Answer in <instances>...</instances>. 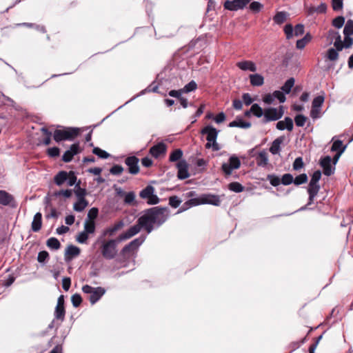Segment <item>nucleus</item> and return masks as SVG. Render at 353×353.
Returning a JSON list of instances; mask_svg holds the SVG:
<instances>
[{"mask_svg":"<svg viewBox=\"0 0 353 353\" xmlns=\"http://www.w3.org/2000/svg\"><path fill=\"white\" fill-rule=\"evenodd\" d=\"M169 214L168 208L153 207L143 211V214L138 219V223L150 234L154 226L159 227L163 224Z\"/></svg>","mask_w":353,"mask_h":353,"instance_id":"f257e3e1","label":"nucleus"},{"mask_svg":"<svg viewBox=\"0 0 353 353\" xmlns=\"http://www.w3.org/2000/svg\"><path fill=\"white\" fill-rule=\"evenodd\" d=\"M202 204H210L215 206H219L221 199L219 195L212 194H203L196 198H192L185 201L178 213L182 212L192 206H196Z\"/></svg>","mask_w":353,"mask_h":353,"instance_id":"f03ea898","label":"nucleus"},{"mask_svg":"<svg viewBox=\"0 0 353 353\" xmlns=\"http://www.w3.org/2000/svg\"><path fill=\"white\" fill-rule=\"evenodd\" d=\"M121 242L117 237L103 241L101 246V252L103 258L108 260L113 259L117 254V244Z\"/></svg>","mask_w":353,"mask_h":353,"instance_id":"7ed1b4c3","label":"nucleus"},{"mask_svg":"<svg viewBox=\"0 0 353 353\" xmlns=\"http://www.w3.org/2000/svg\"><path fill=\"white\" fill-rule=\"evenodd\" d=\"M201 133L207 135L206 139L208 143L205 144L206 148H210L212 147L214 151L220 150V147L216 141L219 133V131L216 130V128L211 125H207L201 130Z\"/></svg>","mask_w":353,"mask_h":353,"instance_id":"20e7f679","label":"nucleus"},{"mask_svg":"<svg viewBox=\"0 0 353 353\" xmlns=\"http://www.w3.org/2000/svg\"><path fill=\"white\" fill-rule=\"evenodd\" d=\"M79 130L77 128H67L63 130H56L54 132L53 138L56 142L68 140L72 141L79 134Z\"/></svg>","mask_w":353,"mask_h":353,"instance_id":"39448f33","label":"nucleus"},{"mask_svg":"<svg viewBox=\"0 0 353 353\" xmlns=\"http://www.w3.org/2000/svg\"><path fill=\"white\" fill-rule=\"evenodd\" d=\"M145 237L141 236L125 245L121 250V254L124 257L129 258L130 255L136 250H138L139 247L145 241Z\"/></svg>","mask_w":353,"mask_h":353,"instance_id":"423d86ee","label":"nucleus"},{"mask_svg":"<svg viewBox=\"0 0 353 353\" xmlns=\"http://www.w3.org/2000/svg\"><path fill=\"white\" fill-rule=\"evenodd\" d=\"M155 189L152 185H147L143 189L140 193L139 196L141 199H146L148 205H155L159 203V198L154 194Z\"/></svg>","mask_w":353,"mask_h":353,"instance_id":"0eeeda50","label":"nucleus"},{"mask_svg":"<svg viewBox=\"0 0 353 353\" xmlns=\"http://www.w3.org/2000/svg\"><path fill=\"white\" fill-rule=\"evenodd\" d=\"M283 111L282 107L281 110L278 111L276 108H267L264 111V122L267 123L271 121H276L283 117Z\"/></svg>","mask_w":353,"mask_h":353,"instance_id":"6e6552de","label":"nucleus"},{"mask_svg":"<svg viewBox=\"0 0 353 353\" xmlns=\"http://www.w3.org/2000/svg\"><path fill=\"white\" fill-rule=\"evenodd\" d=\"M327 38L330 41V43L334 42V46L337 50H342L343 48V41L339 32L334 30H330L327 32Z\"/></svg>","mask_w":353,"mask_h":353,"instance_id":"1a4fd4ad","label":"nucleus"},{"mask_svg":"<svg viewBox=\"0 0 353 353\" xmlns=\"http://www.w3.org/2000/svg\"><path fill=\"white\" fill-rule=\"evenodd\" d=\"M143 228V226L141 225L138 222L137 224L131 226L127 231L125 232L121 233L118 236L119 241H121V242L125 240H128L132 236L137 234L141 229Z\"/></svg>","mask_w":353,"mask_h":353,"instance_id":"9d476101","label":"nucleus"},{"mask_svg":"<svg viewBox=\"0 0 353 353\" xmlns=\"http://www.w3.org/2000/svg\"><path fill=\"white\" fill-rule=\"evenodd\" d=\"M139 159L135 156L128 157L125 159V163L128 166V171L132 174H137L139 172Z\"/></svg>","mask_w":353,"mask_h":353,"instance_id":"9b49d317","label":"nucleus"},{"mask_svg":"<svg viewBox=\"0 0 353 353\" xmlns=\"http://www.w3.org/2000/svg\"><path fill=\"white\" fill-rule=\"evenodd\" d=\"M178 169L177 176L179 179L183 180L190 176L188 172V164L185 160H181L176 164Z\"/></svg>","mask_w":353,"mask_h":353,"instance_id":"f8f14e48","label":"nucleus"},{"mask_svg":"<svg viewBox=\"0 0 353 353\" xmlns=\"http://www.w3.org/2000/svg\"><path fill=\"white\" fill-rule=\"evenodd\" d=\"M125 225V223L123 220H120L116 222L114 225L105 228L103 232V236H114L117 232L121 230Z\"/></svg>","mask_w":353,"mask_h":353,"instance_id":"ddd939ff","label":"nucleus"},{"mask_svg":"<svg viewBox=\"0 0 353 353\" xmlns=\"http://www.w3.org/2000/svg\"><path fill=\"white\" fill-rule=\"evenodd\" d=\"M80 152L79 144L78 143L72 144L70 150H66L62 156V160L68 163L70 162L73 157Z\"/></svg>","mask_w":353,"mask_h":353,"instance_id":"4468645a","label":"nucleus"},{"mask_svg":"<svg viewBox=\"0 0 353 353\" xmlns=\"http://www.w3.org/2000/svg\"><path fill=\"white\" fill-rule=\"evenodd\" d=\"M166 145L160 142L154 145H153L150 149V154L154 158L159 157L161 154H164L166 152Z\"/></svg>","mask_w":353,"mask_h":353,"instance_id":"2eb2a0df","label":"nucleus"},{"mask_svg":"<svg viewBox=\"0 0 353 353\" xmlns=\"http://www.w3.org/2000/svg\"><path fill=\"white\" fill-rule=\"evenodd\" d=\"M320 190V185L319 183L310 181L307 192L309 194V201L307 205H310L313 203L314 197L317 195L319 191Z\"/></svg>","mask_w":353,"mask_h":353,"instance_id":"dca6fc26","label":"nucleus"},{"mask_svg":"<svg viewBox=\"0 0 353 353\" xmlns=\"http://www.w3.org/2000/svg\"><path fill=\"white\" fill-rule=\"evenodd\" d=\"M332 159L330 156H326L321 161V165L323 169V174L326 176H330L334 173V168L331 165Z\"/></svg>","mask_w":353,"mask_h":353,"instance_id":"f3484780","label":"nucleus"},{"mask_svg":"<svg viewBox=\"0 0 353 353\" xmlns=\"http://www.w3.org/2000/svg\"><path fill=\"white\" fill-rule=\"evenodd\" d=\"M80 249L73 245L67 247L65 252V260L66 261H70L72 258L76 257L80 254Z\"/></svg>","mask_w":353,"mask_h":353,"instance_id":"a211bd4d","label":"nucleus"},{"mask_svg":"<svg viewBox=\"0 0 353 353\" xmlns=\"http://www.w3.org/2000/svg\"><path fill=\"white\" fill-rule=\"evenodd\" d=\"M276 128L279 130H283L285 129L288 131H292L293 130V121L290 117H285L283 121H279L276 123Z\"/></svg>","mask_w":353,"mask_h":353,"instance_id":"6ab92c4d","label":"nucleus"},{"mask_svg":"<svg viewBox=\"0 0 353 353\" xmlns=\"http://www.w3.org/2000/svg\"><path fill=\"white\" fill-rule=\"evenodd\" d=\"M105 293V290L101 287L94 288L92 293H91L89 300L92 304L97 303L101 297Z\"/></svg>","mask_w":353,"mask_h":353,"instance_id":"aec40b11","label":"nucleus"},{"mask_svg":"<svg viewBox=\"0 0 353 353\" xmlns=\"http://www.w3.org/2000/svg\"><path fill=\"white\" fill-rule=\"evenodd\" d=\"M236 66L244 71L255 72L257 70L256 64L251 61H243L236 63Z\"/></svg>","mask_w":353,"mask_h":353,"instance_id":"412c9836","label":"nucleus"},{"mask_svg":"<svg viewBox=\"0 0 353 353\" xmlns=\"http://www.w3.org/2000/svg\"><path fill=\"white\" fill-rule=\"evenodd\" d=\"M14 201L12 194L5 190H0V204L3 205H11Z\"/></svg>","mask_w":353,"mask_h":353,"instance_id":"4be33fe9","label":"nucleus"},{"mask_svg":"<svg viewBox=\"0 0 353 353\" xmlns=\"http://www.w3.org/2000/svg\"><path fill=\"white\" fill-rule=\"evenodd\" d=\"M42 225V214L40 212H37L34 216L31 228L32 230L34 232L39 231Z\"/></svg>","mask_w":353,"mask_h":353,"instance_id":"5701e85b","label":"nucleus"},{"mask_svg":"<svg viewBox=\"0 0 353 353\" xmlns=\"http://www.w3.org/2000/svg\"><path fill=\"white\" fill-rule=\"evenodd\" d=\"M249 79L252 86H261L264 83V78L260 74H251Z\"/></svg>","mask_w":353,"mask_h":353,"instance_id":"b1692460","label":"nucleus"},{"mask_svg":"<svg viewBox=\"0 0 353 353\" xmlns=\"http://www.w3.org/2000/svg\"><path fill=\"white\" fill-rule=\"evenodd\" d=\"M68 178V174L66 171L59 172L54 177V181L58 186L62 185Z\"/></svg>","mask_w":353,"mask_h":353,"instance_id":"393cba45","label":"nucleus"},{"mask_svg":"<svg viewBox=\"0 0 353 353\" xmlns=\"http://www.w3.org/2000/svg\"><path fill=\"white\" fill-rule=\"evenodd\" d=\"M256 163L260 167H265L268 163V154L265 151H261L259 153L256 158Z\"/></svg>","mask_w":353,"mask_h":353,"instance_id":"a878e982","label":"nucleus"},{"mask_svg":"<svg viewBox=\"0 0 353 353\" xmlns=\"http://www.w3.org/2000/svg\"><path fill=\"white\" fill-rule=\"evenodd\" d=\"M88 205V201L85 199H77L74 203L73 209L76 212H82Z\"/></svg>","mask_w":353,"mask_h":353,"instance_id":"bb28decb","label":"nucleus"},{"mask_svg":"<svg viewBox=\"0 0 353 353\" xmlns=\"http://www.w3.org/2000/svg\"><path fill=\"white\" fill-rule=\"evenodd\" d=\"M251 126V123L250 122L244 121L241 119H239L236 120H234L229 123V127L234 128H249Z\"/></svg>","mask_w":353,"mask_h":353,"instance_id":"cd10ccee","label":"nucleus"},{"mask_svg":"<svg viewBox=\"0 0 353 353\" xmlns=\"http://www.w3.org/2000/svg\"><path fill=\"white\" fill-rule=\"evenodd\" d=\"M283 141V137H279L276 139L272 143L271 147L270 148V152L273 154H276L280 151V145Z\"/></svg>","mask_w":353,"mask_h":353,"instance_id":"c85d7f7f","label":"nucleus"},{"mask_svg":"<svg viewBox=\"0 0 353 353\" xmlns=\"http://www.w3.org/2000/svg\"><path fill=\"white\" fill-rule=\"evenodd\" d=\"M288 16V14L286 12H278L273 17V20L276 24L280 25L286 21Z\"/></svg>","mask_w":353,"mask_h":353,"instance_id":"c756f323","label":"nucleus"},{"mask_svg":"<svg viewBox=\"0 0 353 353\" xmlns=\"http://www.w3.org/2000/svg\"><path fill=\"white\" fill-rule=\"evenodd\" d=\"M295 80L293 77L288 79L284 85L281 88L285 94H289L294 85Z\"/></svg>","mask_w":353,"mask_h":353,"instance_id":"7c9ffc66","label":"nucleus"},{"mask_svg":"<svg viewBox=\"0 0 353 353\" xmlns=\"http://www.w3.org/2000/svg\"><path fill=\"white\" fill-rule=\"evenodd\" d=\"M54 318L61 322L65 319V310L64 307L56 306L54 310Z\"/></svg>","mask_w":353,"mask_h":353,"instance_id":"2f4dec72","label":"nucleus"},{"mask_svg":"<svg viewBox=\"0 0 353 353\" xmlns=\"http://www.w3.org/2000/svg\"><path fill=\"white\" fill-rule=\"evenodd\" d=\"M46 245L48 248L53 250H58L61 247V243L57 238L51 237L47 240Z\"/></svg>","mask_w":353,"mask_h":353,"instance_id":"473e14b6","label":"nucleus"},{"mask_svg":"<svg viewBox=\"0 0 353 353\" xmlns=\"http://www.w3.org/2000/svg\"><path fill=\"white\" fill-rule=\"evenodd\" d=\"M84 232L88 234H93L95 232V223L94 221L85 220L84 223Z\"/></svg>","mask_w":353,"mask_h":353,"instance_id":"72a5a7b5","label":"nucleus"},{"mask_svg":"<svg viewBox=\"0 0 353 353\" xmlns=\"http://www.w3.org/2000/svg\"><path fill=\"white\" fill-rule=\"evenodd\" d=\"M183 156V151L181 149L174 150L170 155L169 160L171 162L181 161Z\"/></svg>","mask_w":353,"mask_h":353,"instance_id":"f704fd0d","label":"nucleus"},{"mask_svg":"<svg viewBox=\"0 0 353 353\" xmlns=\"http://www.w3.org/2000/svg\"><path fill=\"white\" fill-rule=\"evenodd\" d=\"M344 36H351L353 34V20L348 19L343 28Z\"/></svg>","mask_w":353,"mask_h":353,"instance_id":"c9c22d12","label":"nucleus"},{"mask_svg":"<svg viewBox=\"0 0 353 353\" xmlns=\"http://www.w3.org/2000/svg\"><path fill=\"white\" fill-rule=\"evenodd\" d=\"M74 193H75V195L77 196V199H85L87 192L85 188H81L80 187V181H79L75 185Z\"/></svg>","mask_w":353,"mask_h":353,"instance_id":"e433bc0d","label":"nucleus"},{"mask_svg":"<svg viewBox=\"0 0 353 353\" xmlns=\"http://www.w3.org/2000/svg\"><path fill=\"white\" fill-rule=\"evenodd\" d=\"M250 111L258 118L261 117L263 114L264 115L263 109L257 103H254L251 106Z\"/></svg>","mask_w":353,"mask_h":353,"instance_id":"4c0bfd02","label":"nucleus"},{"mask_svg":"<svg viewBox=\"0 0 353 353\" xmlns=\"http://www.w3.org/2000/svg\"><path fill=\"white\" fill-rule=\"evenodd\" d=\"M311 36L309 34L305 35L303 38L296 41V48L298 49H303L305 48L306 44L310 41Z\"/></svg>","mask_w":353,"mask_h":353,"instance_id":"58836bf2","label":"nucleus"},{"mask_svg":"<svg viewBox=\"0 0 353 353\" xmlns=\"http://www.w3.org/2000/svg\"><path fill=\"white\" fill-rule=\"evenodd\" d=\"M228 188L230 190L236 193L241 192L244 190V187L238 182L230 183L228 185Z\"/></svg>","mask_w":353,"mask_h":353,"instance_id":"ea45409f","label":"nucleus"},{"mask_svg":"<svg viewBox=\"0 0 353 353\" xmlns=\"http://www.w3.org/2000/svg\"><path fill=\"white\" fill-rule=\"evenodd\" d=\"M308 180V177L306 174H301L294 179V183L296 185H300L305 183Z\"/></svg>","mask_w":353,"mask_h":353,"instance_id":"a19ab883","label":"nucleus"},{"mask_svg":"<svg viewBox=\"0 0 353 353\" xmlns=\"http://www.w3.org/2000/svg\"><path fill=\"white\" fill-rule=\"evenodd\" d=\"M338 51L336 49L334 48H330L327 52V58L330 60V61H336L339 58V53H338Z\"/></svg>","mask_w":353,"mask_h":353,"instance_id":"79ce46f5","label":"nucleus"},{"mask_svg":"<svg viewBox=\"0 0 353 353\" xmlns=\"http://www.w3.org/2000/svg\"><path fill=\"white\" fill-rule=\"evenodd\" d=\"M281 183L284 185H288L294 183V177L291 174L287 173L282 176Z\"/></svg>","mask_w":353,"mask_h":353,"instance_id":"37998d69","label":"nucleus"},{"mask_svg":"<svg viewBox=\"0 0 353 353\" xmlns=\"http://www.w3.org/2000/svg\"><path fill=\"white\" fill-rule=\"evenodd\" d=\"M267 179L270 181V184L274 187L278 186L281 183V179L274 174H268L267 176Z\"/></svg>","mask_w":353,"mask_h":353,"instance_id":"c03bdc74","label":"nucleus"},{"mask_svg":"<svg viewBox=\"0 0 353 353\" xmlns=\"http://www.w3.org/2000/svg\"><path fill=\"white\" fill-rule=\"evenodd\" d=\"M92 152L101 159H107L110 157V154L98 147L94 148Z\"/></svg>","mask_w":353,"mask_h":353,"instance_id":"a18cd8bd","label":"nucleus"},{"mask_svg":"<svg viewBox=\"0 0 353 353\" xmlns=\"http://www.w3.org/2000/svg\"><path fill=\"white\" fill-rule=\"evenodd\" d=\"M72 194V190H61L54 192L53 196L56 197L64 196L65 198H70Z\"/></svg>","mask_w":353,"mask_h":353,"instance_id":"49530a36","label":"nucleus"},{"mask_svg":"<svg viewBox=\"0 0 353 353\" xmlns=\"http://www.w3.org/2000/svg\"><path fill=\"white\" fill-rule=\"evenodd\" d=\"M345 23V17L339 16L332 20V26L336 28H341Z\"/></svg>","mask_w":353,"mask_h":353,"instance_id":"de8ad7c7","label":"nucleus"},{"mask_svg":"<svg viewBox=\"0 0 353 353\" xmlns=\"http://www.w3.org/2000/svg\"><path fill=\"white\" fill-rule=\"evenodd\" d=\"M197 85L194 81H191L182 89L183 92L188 93L196 89Z\"/></svg>","mask_w":353,"mask_h":353,"instance_id":"09e8293b","label":"nucleus"},{"mask_svg":"<svg viewBox=\"0 0 353 353\" xmlns=\"http://www.w3.org/2000/svg\"><path fill=\"white\" fill-rule=\"evenodd\" d=\"M250 1V0H233L234 8H236V10L243 9Z\"/></svg>","mask_w":353,"mask_h":353,"instance_id":"8fccbe9b","label":"nucleus"},{"mask_svg":"<svg viewBox=\"0 0 353 353\" xmlns=\"http://www.w3.org/2000/svg\"><path fill=\"white\" fill-rule=\"evenodd\" d=\"M135 200V194L134 192H129L125 194L124 198V203L128 205L133 204Z\"/></svg>","mask_w":353,"mask_h":353,"instance_id":"3c124183","label":"nucleus"},{"mask_svg":"<svg viewBox=\"0 0 353 353\" xmlns=\"http://www.w3.org/2000/svg\"><path fill=\"white\" fill-rule=\"evenodd\" d=\"M71 301H72V305L74 307H78L82 302V298L79 294L77 293L72 296Z\"/></svg>","mask_w":353,"mask_h":353,"instance_id":"603ef678","label":"nucleus"},{"mask_svg":"<svg viewBox=\"0 0 353 353\" xmlns=\"http://www.w3.org/2000/svg\"><path fill=\"white\" fill-rule=\"evenodd\" d=\"M307 120V117L303 114H298L294 118L295 123L299 127H303Z\"/></svg>","mask_w":353,"mask_h":353,"instance_id":"864d4df0","label":"nucleus"},{"mask_svg":"<svg viewBox=\"0 0 353 353\" xmlns=\"http://www.w3.org/2000/svg\"><path fill=\"white\" fill-rule=\"evenodd\" d=\"M229 164L231 165L234 169H238L240 168L241 161L238 157L235 156H232L229 159Z\"/></svg>","mask_w":353,"mask_h":353,"instance_id":"5fc2aeb1","label":"nucleus"},{"mask_svg":"<svg viewBox=\"0 0 353 353\" xmlns=\"http://www.w3.org/2000/svg\"><path fill=\"white\" fill-rule=\"evenodd\" d=\"M88 239V234L86 233V232H81L78 234V235L76 237V240L79 243H86Z\"/></svg>","mask_w":353,"mask_h":353,"instance_id":"6e6d98bb","label":"nucleus"},{"mask_svg":"<svg viewBox=\"0 0 353 353\" xmlns=\"http://www.w3.org/2000/svg\"><path fill=\"white\" fill-rule=\"evenodd\" d=\"M68 180L66 181L68 182V185L69 186H72L74 185H76L77 183V176L74 174V172L73 171H70L69 172H68Z\"/></svg>","mask_w":353,"mask_h":353,"instance_id":"4d7b16f0","label":"nucleus"},{"mask_svg":"<svg viewBox=\"0 0 353 353\" xmlns=\"http://www.w3.org/2000/svg\"><path fill=\"white\" fill-rule=\"evenodd\" d=\"M123 171V168L120 165H114L110 169V172L113 175H120Z\"/></svg>","mask_w":353,"mask_h":353,"instance_id":"13d9d810","label":"nucleus"},{"mask_svg":"<svg viewBox=\"0 0 353 353\" xmlns=\"http://www.w3.org/2000/svg\"><path fill=\"white\" fill-rule=\"evenodd\" d=\"M263 8V5L258 1H253L250 4V9L254 12H259Z\"/></svg>","mask_w":353,"mask_h":353,"instance_id":"bf43d9fd","label":"nucleus"},{"mask_svg":"<svg viewBox=\"0 0 353 353\" xmlns=\"http://www.w3.org/2000/svg\"><path fill=\"white\" fill-rule=\"evenodd\" d=\"M47 154L50 157H57L60 154V150L57 147L50 148L47 150Z\"/></svg>","mask_w":353,"mask_h":353,"instance_id":"052dcab7","label":"nucleus"},{"mask_svg":"<svg viewBox=\"0 0 353 353\" xmlns=\"http://www.w3.org/2000/svg\"><path fill=\"white\" fill-rule=\"evenodd\" d=\"M303 165L304 163L302 157L296 158L292 165L293 169L296 171L301 170Z\"/></svg>","mask_w":353,"mask_h":353,"instance_id":"680f3d73","label":"nucleus"},{"mask_svg":"<svg viewBox=\"0 0 353 353\" xmlns=\"http://www.w3.org/2000/svg\"><path fill=\"white\" fill-rule=\"evenodd\" d=\"M324 101V97L323 96L316 97L313 101L312 106L314 108H321Z\"/></svg>","mask_w":353,"mask_h":353,"instance_id":"e2e57ef3","label":"nucleus"},{"mask_svg":"<svg viewBox=\"0 0 353 353\" xmlns=\"http://www.w3.org/2000/svg\"><path fill=\"white\" fill-rule=\"evenodd\" d=\"M181 201L176 196H170L169 199V204L174 208H176L181 204Z\"/></svg>","mask_w":353,"mask_h":353,"instance_id":"0e129e2a","label":"nucleus"},{"mask_svg":"<svg viewBox=\"0 0 353 353\" xmlns=\"http://www.w3.org/2000/svg\"><path fill=\"white\" fill-rule=\"evenodd\" d=\"M274 99L276 98L280 103H284L285 101V93L283 91L276 90L273 92Z\"/></svg>","mask_w":353,"mask_h":353,"instance_id":"69168bd1","label":"nucleus"},{"mask_svg":"<svg viewBox=\"0 0 353 353\" xmlns=\"http://www.w3.org/2000/svg\"><path fill=\"white\" fill-rule=\"evenodd\" d=\"M343 142L342 141H340V140H336L335 141H334L332 145V148H331V150L333 151V152H339L340 151V150H342L343 148Z\"/></svg>","mask_w":353,"mask_h":353,"instance_id":"338daca9","label":"nucleus"},{"mask_svg":"<svg viewBox=\"0 0 353 353\" xmlns=\"http://www.w3.org/2000/svg\"><path fill=\"white\" fill-rule=\"evenodd\" d=\"M99 210L96 208H91L88 213V221H94L98 215Z\"/></svg>","mask_w":353,"mask_h":353,"instance_id":"774afa93","label":"nucleus"}]
</instances>
